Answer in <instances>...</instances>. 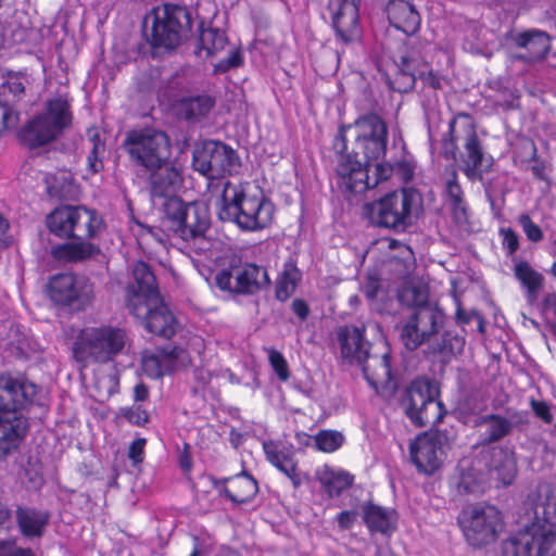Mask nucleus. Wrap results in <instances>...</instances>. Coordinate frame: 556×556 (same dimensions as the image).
Wrapping results in <instances>:
<instances>
[{"mask_svg":"<svg viewBox=\"0 0 556 556\" xmlns=\"http://www.w3.org/2000/svg\"><path fill=\"white\" fill-rule=\"evenodd\" d=\"M152 200L164 201L161 230L167 240L193 262L194 256L212 258L214 241L207 237L210 222L206 211L197 203H185L176 197L182 185V172L168 159L163 164L144 169Z\"/></svg>","mask_w":556,"mask_h":556,"instance_id":"obj_1","label":"nucleus"},{"mask_svg":"<svg viewBox=\"0 0 556 556\" xmlns=\"http://www.w3.org/2000/svg\"><path fill=\"white\" fill-rule=\"evenodd\" d=\"M47 226L51 233L61 239L76 240L52 248L51 254L59 262H81L100 252L91 240L103 232L105 224L96 210L85 205H61L48 215Z\"/></svg>","mask_w":556,"mask_h":556,"instance_id":"obj_2","label":"nucleus"},{"mask_svg":"<svg viewBox=\"0 0 556 556\" xmlns=\"http://www.w3.org/2000/svg\"><path fill=\"white\" fill-rule=\"evenodd\" d=\"M223 222L235 223L241 230L257 231L270 225L275 207L262 190L249 182H224L215 198H210Z\"/></svg>","mask_w":556,"mask_h":556,"instance_id":"obj_3","label":"nucleus"},{"mask_svg":"<svg viewBox=\"0 0 556 556\" xmlns=\"http://www.w3.org/2000/svg\"><path fill=\"white\" fill-rule=\"evenodd\" d=\"M135 281L127 288L126 303L129 312L151 333L169 339L178 323L160 296L155 277L143 262L134 265Z\"/></svg>","mask_w":556,"mask_h":556,"instance_id":"obj_4","label":"nucleus"},{"mask_svg":"<svg viewBox=\"0 0 556 556\" xmlns=\"http://www.w3.org/2000/svg\"><path fill=\"white\" fill-rule=\"evenodd\" d=\"M416 163L412 155L403 156L393 164L390 162H377L372 165V175L368 174V167L361 160L353 159L350 154L339 157L336 166L337 185L342 191L361 193L375 188L380 182L395 175L401 181H409L415 173Z\"/></svg>","mask_w":556,"mask_h":556,"instance_id":"obj_5","label":"nucleus"},{"mask_svg":"<svg viewBox=\"0 0 556 556\" xmlns=\"http://www.w3.org/2000/svg\"><path fill=\"white\" fill-rule=\"evenodd\" d=\"M129 331L117 325H99L83 328L73 344V356L84 367L89 364H108L131 348Z\"/></svg>","mask_w":556,"mask_h":556,"instance_id":"obj_6","label":"nucleus"},{"mask_svg":"<svg viewBox=\"0 0 556 556\" xmlns=\"http://www.w3.org/2000/svg\"><path fill=\"white\" fill-rule=\"evenodd\" d=\"M351 134L353 137V153H349L353 159L358 160L362 154L365 162L361 161L371 169L370 162L378 160L386 154L388 144V127L386 122L375 113H368L359 116L352 125L340 128L337 140L341 141L342 149H346L345 138ZM345 153H340L338 159ZM339 160L337 161V163Z\"/></svg>","mask_w":556,"mask_h":556,"instance_id":"obj_7","label":"nucleus"},{"mask_svg":"<svg viewBox=\"0 0 556 556\" xmlns=\"http://www.w3.org/2000/svg\"><path fill=\"white\" fill-rule=\"evenodd\" d=\"M71 104L65 96L46 102L45 110L34 116L20 131V139L29 148L55 140L72 124Z\"/></svg>","mask_w":556,"mask_h":556,"instance_id":"obj_8","label":"nucleus"},{"mask_svg":"<svg viewBox=\"0 0 556 556\" xmlns=\"http://www.w3.org/2000/svg\"><path fill=\"white\" fill-rule=\"evenodd\" d=\"M123 146L131 162L143 169L163 164L172 154L167 134L151 126L129 130Z\"/></svg>","mask_w":556,"mask_h":556,"instance_id":"obj_9","label":"nucleus"},{"mask_svg":"<svg viewBox=\"0 0 556 556\" xmlns=\"http://www.w3.org/2000/svg\"><path fill=\"white\" fill-rule=\"evenodd\" d=\"M239 159L233 149L225 143L208 140L197 146L193 151L192 166L194 170L208 179V189L211 198L214 192L218 194L225 181L217 180L225 175H230L239 167Z\"/></svg>","mask_w":556,"mask_h":556,"instance_id":"obj_10","label":"nucleus"},{"mask_svg":"<svg viewBox=\"0 0 556 556\" xmlns=\"http://www.w3.org/2000/svg\"><path fill=\"white\" fill-rule=\"evenodd\" d=\"M187 12L175 4L165 3L152 9L144 17L146 34L154 48L172 50L181 40Z\"/></svg>","mask_w":556,"mask_h":556,"instance_id":"obj_11","label":"nucleus"},{"mask_svg":"<svg viewBox=\"0 0 556 556\" xmlns=\"http://www.w3.org/2000/svg\"><path fill=\"white\" fill-rule=\"evenodd\" d=\"M419 195L414 189L403 188L371 204L372 220L381 227L405 230L413 222V213L419 205Z\"/></svg>","mask_w":556,"mask_h":556,"instance_id":"obj_12","label":"nucleus"},{"mask_svg":"<svg viewBox=\"0 0 556 556\" xmlns=\"http://www.w3.org/2000/svg\"><path fill=\"white\" fill-rule=\"evenodd\" d=\"M458 525L467 542L475 547L495 542L504 528L501 511L494 506L482 504L463 509Z\"/></svg>","mask_w":556,"mask_h":556,"instance_id":"obj_13","label":"nucleus"},{"mask_svg":"<svg viewBox=\"0 0 556 556\" xmlns=\"http://www.w3.org/2000/svg\"><path fill=\"white\" fill-rule=\"evenodd\" d=\"M451 141L454 144L462 143V169L470 180L482 179L483 151L477 136L476 127L468 115H459L450 124Z\"/></svg>","mask_w":556,"mask_h":556,"instance_id":"obj_14","label":"nucleus"},{"mask_svg":"<svg viewBox=\"0 0 556 556\" xmlns=\"http://www.w3.org/2000/svg\"><path fill=\"white\" fill-rule=\"evenodd\" d=\"M402 404L405 413L417 427L434 426L444 416L443 404L434 396L427 381H414L407 388Z\"/></svg>","mask_w":556,"mask_h":556,"instance_id":"obj_15","label":"nucleus"},{"mask_svg":"<svg viewBox=\"0 0 556 556\" xmlns=\"http://www.w3.org/2000/svg\"><path fill=\"white\" fill-rule=\"evenodd\" d=\"M444 314L438 307L422 305L416 307L401 330V339L406 349L414 351L429 341L443 326Z\"/></svg>","mask_w":556,"mask_h":556,"instance_id":"obj_16","label":"nucleus"},{"mask_svg":"<svg viewBox=\"0 0 556 556\" xmlns=\"http://www.w3.org/2000/svg\"><path fill=\"white\" fill-rule=\"evenodd\" d=\"M555 536L549 528H541V522H532L504 542L506 556H544L548 553Z\"/></svg>","mask_w":556,"mask_h":556,"instance_id":"obj_17","label":"nucleus"},{"mask_svg":"<svg viewBox=\"0 0 556 556\" xmlns=\"http://www.w3.org/2000/svg\"><path fill=\"white\" fill-rule=\"evenodd\" d=\"M48 292L51 300L58 304H76L77 308H81L90 302L92 287L86 279L73 274H59L51 278Z\"/></svg>","mask_w":556,"mask_h":556,"instance_id":"obj_18","label":"nucleus"},{"mask_svg":"<svg viewBox=\"0 0 556 556\" xmlns=\"http://www.w3.org/2000/svg\"><path fill=\"white\" fill-rule=\"evenodd\" d=\"M362 0H329L327 11L337 36L344 42L359 37V4Z\"/></svg>","mask_w":556,"mask_h":556,"instance_id":"obj_19","label":"nucleus"},{"mask_svg":"<svg viewBox=\"0 0 556 556\" xmlns=\"http://www.w3.org/2000/svg\"><path fill=\"white\" fill-rule=\"evenodd\" d=\"M37 386L23 377L0 376V409L16 413L34 403Z\"/></svg>","mask_w":556,"mask_h":556,"instance_id":"obj_20","label":"nucleus"},{"mask_svg":"<svg viewBox=\"0 0 556 556\" xmlns=\"http://www.w3.org/2000/svg\"><path fill=\"white\" fill-rule=\"evenodd\" d=\"M189 363L188 352L179 346L156 352L146 351L141 358L142 370L148 377L154 379L185 368Z\"/></svg>","mask_w":556,"mask_h":556,"instance_id":"obj_21","label":"nucleus"},{"mask_svg":"<svg viewBox=\"0 0 556 556\" xmlns=\"http://www.w3.org/2000/svg\"><path fill=\"white\" fill-rule=\"evenodd\" d=\"M410 456L419 471L434 472L442 463L443 437L438 433H424L410 444Z\"/></svg>","mask_w":556,"mask_h":556,"instance_id":"obj_22","label":"nucleus"},{"mask_svg":"<svg viewBox=\"0 0 556 556\" xmlns=\"http://www.w3.org/2000/svg\"><path fill=\"white\" fill-rule=\"evenodd\" d=\"M365 328L353 325L338 331L341 356L350 364H363L369 358L370 344L364 338Z\"/></svg>","mask_w":556,"mask_h":556,"instance_id":"obj_23","label":"nucleus"},{"mask_svg":"<svg viewBox=\"0 0 556 556\" xmlns=\"http://www.w3.org/2000/svg\"><path fill=\"white\" fill-rule=\"evenodd\" d=\"M26 430V418L21 413L0 409V458L17 448Z\"/></svg>","mask_w":556,"mask_h":556,"instance_id":"obj_24","label":"nucleus"},{"mask_svg":"<svg viewBox=\"0 0 556 556\" xmlns=\"http://www.w3.org/2000/svg\"><path fill=\"white\" fill-rule=\"evenodd\" d=\"M263 450L266 459L286 475L294 488H299L302 484V475L298 470V462L292 446H287L280 442L265 441Z\"/></svg>","mask_w":556,"mask_h":556,"instance_id":"obj_25","label":"nucleus"},{"mask_svg":"<svg viewBox=\"0 0 556 556\" xmlns=\"http://www.w3.org/2000/svg\"><path fill=\"white\" fill-rule=\"evenodd\" d=\"M387 14L391 25L406 35H414L419 29L420 15L407 0H391Z\"/></svg>","mask_w":556,"mask_h":556,"instance_id":"obj_26","label":"nucleus"},{"mask_svg":"<svg viewBox=\"0 0 556 556\" xmlns=\"http://www.w3.org/2000/svg\"><path fill=\"white\" fill-rule=\"evenodd\" d=\"M491 478L503 485L513 483L517 475L515 454L508 448L493 447L489 464Z\"/></svg>","mask_w":556,"mask_h":556,"instance_id":"obj_27","label":"nucleus"},{"mask_svg":"<svg viewBox=\"0 0 556 556\" xmlns=\"http://www.w3.org/2000/svg\"><path fill=\"white\" fill-rule=\"evenodd\" d=\"M516 43L518 47L526 49L525 54H520L519 58L530 62L539 61L543 59L549 51V37L542 30H528L517 35Z\"/></svg>","mask_w":556,"mask_h":556,"instance_id":"obj_28","label":"nucleus"},{"mask_svg":"<svg viewBox=\"0 0 556 556\" xmlns=\"http://www.w3.org/2000/svg\"><path fill=\"white\" fill-rule=\"evenodd\" d=\"M514 274L521 287L525 289L527 302L530 305H534L538 302L539 294L543 288V275L535 270L526 261L515 263Z\"/></svg>","mask_w":556,"mask_h":556,"instance_id":"obj_29","label":"nucleus"},{"mask_svg":"<svg viewBox=\"0 0 556 556\" xmlns=\"http://www.w3.org/2000/svg\"><path fill=\"white\" fill-rule=\"evenodd\" d=\"M361 365L365 379L376 392H379V388L391 380L392 375L389 354L369 356V358Z\"/></svg>","mask_w":556,"mask_h":556,"instance_id":"obj_30","label":"nucleus"},{"mask_svg":"<svg viewBox=\"0 0 556 556\" xmlns=\"http://www.w3.org/2000/svg\"><path fill=\"white\" fill-rule=\"evenodd\" d=\"M316 478L330 497L339 496L354 481V477L348 471L334 469L327 465L316 471Z\"/></svg>","mask_w":556,"mask_h":556,"instance_id":"obj_31","label":"nucleus"},{"mask_svg":"<svg viewBox=\"0 0 556 556\" xmlns=\"http://www.w3.org/2000/svg\"><path fill=\"white\" fill-rule=\"evenodd\" d=\"M237 293L251 294L269 283L267 270L255 264H245L236 270Z\"/></svg>","mask_w":556,"mask_h":556,"instance_id":"obj_32","label":"nucleus"},{"mask_svg":"<svg viewBox=\"0 0 556 556\" xmlns=\"http://www.w3.org/2000/svg\"><path fill=\"white\" fill-rule=\"evenodd\" d=\"M364 519L370 531L390 534L396 528L397 516L394 509L368 505L364 511Z\"/></svg>","mask_w":556,"mask_h":556,"instance_id":"obj_33","label":"nucleus"},{"mask_svg":"<svg viewBox=\"0 0 556 556\" xmlns=\"http://www.w3.org/2000/svg\"><path fill=\"white\" fill-rule=\"evenodd\" d=\"M225 486V495L233 503L243 504L250 502L258 492V485L254 478L249 475H238L229 480Z\"/></svg>","mask_w":556,"mask_h":556,"instance_id":"obj_34","label":"nucleus"},{"mask_svg":"<svg viewBox=\"0 0 556 556\" xmlns=\"http://www.w3.org/2000/svg\"><path fill=\"white\" fill-rule=\"evenodd\" d=\"M535 520L541 522V528H549L556 538V488L541 490V501L536 504Z\"/></svg>","mask_w":556,"mask_h":556,"instance_id":"obj_35","label":"nucleus"},{"mask_svg":"<svg viewBox=\"0 0 556 556\" xmlns=\"http://www.w3.org/2000/svg\"><path fill=\"white\" fill-rule=\"evenodd\" d=\"M18 527L26 536L41 535L49 515L46 511L35 510L30 508H18L16 511Z\"/></svg>","mask_w":556,"mask_h":556,"instance_id":"obj_36","label":"nucleus"},{"mask_svg":"<svg viewBox=\"0 0 556 556\" xmlns=\"http://www.w3.org/2000/svg\"><path fill=\"white\" fill-rule=\"evenodd\" d=\"M482 422L485 429L481 434V441L484 444L502 440L511 432L514 427L510 419L495 414L483 417Z\"/></svg>","mask_w":556,"mask_h":556,"instance_id":"obj_37","label":"nucleus"},{"mask_svg":"<svg viewBox=\"0 0 556 556\" xmlns=\"http://www.w3.org/2000/svg\"><path fill=\"white\" fill-rule=\"evenodd\" d=\"M301 271L294 262H287L276 282V298L283 302L288 300L296 289L301 280Z\"/></svg>","mask_w":556,"mask_h":556,"instance_id":"obj_38","label":"nucleus"},{"mask_svg":"<svg viewBox=\"0 0 556 556\" xmlns=\"http://www.w3.org/2000/svg\"><path fill=\"white\" fill-rule=\"evenodd\" d=\"M214 106V99L202 94L182 99L180 102V112L187 119L204 117Z\"/></svg>","mask_w":556,"mask_h":556,"instance_id":"obj_39","label":"nucleus"},{"mask_svg":"<svg viewBox=\"0 0 556 556\" xmlns=\"http://www.w3.org/2000/svg\"><path fill=\"white\" fill-rule=\"evenodd\" d=\"M445 191L456 219L465 218L466 216V202L464 200V192L457 180V174L452 172L451 176L446 179Z\"/></svg>","mask_w":556,"mask_h":556,"instance_id":"obj_40","label":"nucleus"},{"mask_svg":"<svg viewBox=\"0 0 556 556\" xmlns=\"http://www.w3.org/2000/svg\"><path fill=\"white\" fill-rule=\"evenodd\" d=\"M200 47L211 56L222 51L227 45L226 34L217 28L208 27L202 29L200 35Z\"/></svg>","mask_w":556,"mask_h":556,"instance_id":"obj_41","label":"nucleus"},{"mask_svg":"<svg viewBox=\"0 0 556 556\" xmlns=\"http://www.w3.org/2000/svg\"><path fill=\"white\" fill-rule=\"evenodd\" d=\"M88 140L91 144L87 163L92 174L99 173L103 168L102 155L105 152V143L101 140L97 129L88 130Z\"/></svg>","mask_w":556,"mask_h":556,"instance_id":"obj_42","label":"nucleus"},{"mask_svg":"<svg viewBox=\"0 0 556 556\" xmlns=\"http://www.w3.org/2000/svg\"><path fill=\"white\" fill-rule=\"evenodd\" d=\"M313 442L318 451L333 453L342 446L344 437L336 430H321L313 437Z\"/></svg>","mask_w":556,"mask_h":556,"instance_id":"obj_43","label":"nucleus"},{"mask_svg":"<svg viewBox=\"0 0 556 556\" xmlns=\"http://www.w3.org/2000/svg\"><path fill=\"white\" fill-rule=\"evenodd\" d=\"M266 352L268 354L269 364L277 377L281 381H287L290 378V371L285 356L279 351L271 348L266 349Z\"/></svg>","mask_w":556,"mask_h":556,"instance_id":"obj_44","label":"nucleus"},{"mask_svg":"<svg viewBox=\"0 0 556 556\" xmlns=\"http://www.w3.org/2000/svg\"><path fill=\"white\" fill-rule=\"evenodd\" d=\"M396 79L400 83L396 89L401 92H407L413 89L415 85V74L408 70L407 60L405 58L402 59V65L397 68Z\"/></svg>","mask_w":556,"mask_h":556,"instance_id":"obj_45","label":"nucleus"},{"mask_svg":"<svg viewBox=\"0 0 556 556\" xmlns=\"http://www.w3.org/2000/svg\"><path fill=\"white\" fill-rule=\"evenodd\" d=\"M518 223L521 226L525 235L531 242H539L543 239L542 229L533 223L528 214H521L518 217Z\"/></svg>","mask_w":556,"mask_h":556,"instance_id":"obj_46","label":"nucleus"},{"mask_svg":"<svg viewBox=\"0 0 556 556\" xmlns=\"http://www.w3.org/2000/svg\"><path fill=\"white\" fill-rule=\"evenodd\" d=\"M502 238L503 249L508 255H513L519 248V237L515 230L509 227H502L498 230Z\"/></svg>","mask_w":556,"mask_h":556,"instance_id":"obj_47","label":"nucleus"},{"mask_svg":"<svg viewBox=\"0 0 556 556\" xmlns=\"http://www.w3.org/2000/svg\"><path fill=\"white\" fill-rule=\"evenodd\" d=\"M17 123V113L7 103L0 101V135Z\"/></svg>","mask_w":556,"mask_h":556,"instance_id":"obj_48","label":"nucleus"},{"mask_svg":"<svg viewBox=\"0 0 556 556\" xmlns=\"http://www.w3.org/2000/svg\"><path fill=\"white\" fill-rule=\"evenodd\" d=\"M27 79L24 76H10L2 85V92H10L13 98L20 99L25 91V84Z\"/></svg>","mask_w":556,"mask_h":556,"instance_id":"obj_49","label":"nucleus"},{"mask_svg":"<svg viewBox=\"0 0 556 556\" xmlns=\"http://www.w3.org/2000/svg\"><path fill=\"white\" fill-rule=\"evenodd\" d=\"M122 416L136 426H142L149 419L148 413L140 405L123 408Z\"/></svg>","mask_w":556,"mask_h":556,"instance_id":"obj_50","label":"nucleus"},{"mask_svg":"<svg viewBox=\"0 0 556 556\" xmlns=\"http://www.w3.org/2000/svg\"><path fill=\"white\" fill-rule=\"evenodd\" d=\"M216 286L223 291L237 293V275L228 269H223L215 276Z\"/></svg>","mask_w":556,"mask_h":556,"instance_id":"obj_51","label":"nucleus"},{"mask_svg":"<svg viewBox=\"0 0 556 556\" xmlns=\"http://www.w3.org/2000/svg\"><path fill=\"white\" fill-rule=\"evenodd\" d=\"M464 341L462 338L452 337L450 333H445L442 337V344H440L437 351L444 355L455 354L463 348Z\"/></svg>","mask_w":556,"mask_h":556,"instance_id":"obj_52","label":"nucleus"},{"mask_svg":"<svg viewBox=\"0 0 556 556\" xmlns=\"http://www.w3.org/2000/svg\"><path fill=\"white\" fill-rule=\"evenodd\" d=\"M530 407L533 410L534 415L543 420L546 424H551L553 421V415L551 412V405L545 401H538L535 399H530Z\"/></svg>","mask_w":556,"mask_h":556,"instance_id":"obj_53","label":"nucleus"},{"mask_svg":"<svg viewBox=\"0 0 556 556\" xmlns=\"http://www.w3.org/2000/svg\"><path fill=\"white\" fill-rule=\"evenodd\" d=\"M241 63H242L241 53L238 50H233L230 52L228 58L220 60L215 65V72L225 73V72L229 71L230 68L239 66Z\"/></svg>","mask_w":556,"mask_h":556,"instance_id":"obj_54","label":"nucleus"},{"mask_svg":"<svg viewBox=\"0 0 556 556\" xmlns=\"http://www.w3.org/2000/svg\"><path fill=\"white\" fill-rule=\"evenodd\" d=\"M146 440L137 439L131 442L128 450V457L135 463H141L143 459Z\"/></svg>","mask_w":556,"mask_h":556,"instance_id":"obj_55","label":"nucleus"},{"mask_svg":"<svg viewBox=\"0 0 556 556\" xmlns=\"http://www.w3.org/2000/svg\"><path fill=\"white\" fill-rule=\"evenodd\" d=\"M292 312L299 317L300 320L304 321L309 315V307L307 303L302 299L293 300L291 304Z\"/></svg>","mask_w":556,"mask_h":556,"instance_id":"obj_56","label":"nucleus"},{"mask_svg":"<svg viewBox=\"0 0 556 556\" xmlns=\"http://www.w3.org/2000/svg\"><path fill=\"white\" fill-rule=\"evenodd\" d=\"M481 482V478H475L472 481H469L468 476L463 473L458 482V489L467 493H475L477 492L478 486L480 485Z\"/></svg>","mask_w":556,"mask_h":556,"instance_id":"obj_57","label":"nucleus"},{"mask_svg":"<svg viewBox=\"0 0 556 556\" xmlns=\"http://www.w3.org/2000/svg\"><path fill=\"white\" fill-rule=\"evenodd\" d=\"M356 514L351 510L341 511L338 517V525L341 529L345 530L352 527L355 521Z\"/></svg>","mask_w":556,"mask_h":556,"instance_id":"obj_58","label":"nucleus"},{"mask_svg":"<svg viewBox=\"0 0 556 556\" xmlns=\"http://www.w3.org/2000/svg\"><path fill=\"white\" fill-rule=\"evenodd\" d=\"M389 249L390 250L399 249L401 252V258L404 262H409L410 260H413V251L410 250V248L405 244H402L401 242H399L396 240L389 241Z\"/></svg>","mask_w":556,"mask_h":556,"instance_id":"obj_59","label":"nucleus"},{"mask_svg":"<svg viewBox=\"0 0 556 556\" xmlns=\"http://www.w3.org/2000/svg\"><path fill=\"white\" fill-rule=\"evenodd\" d=\"M542 311L556 316V293H547L542 301Z\"/></svg>","mask_w":556,"mask_h":556,"instance_id":"obj_60","label":"nucleus"},{"mask_svg":"<svg viewBox=\"0 0 556 556\" xmlns=\"http://www.w3.org/2000/svg\"><path fill=\"white\" fill-rule=\"evenodd\" d=\"M149 396V389L148 387L140 382V383H137L134 388V399L136 402H143L148 399Z\"/></svg>","mask_w":556,"mask_h":556,"instance_id":"obj_61","label":"nucleus"},{"mask_svg":"<svg viewBox=\"0 0 556 556\" xmlns=\"http://www.w3.org/2000/svg\"><path fill=\"white\" fill-rule=\"evenodd\" d=\"M377 291H378V282H377L376 280H371V281H369V282L365 286V288H364V293H365V295H366L368 299H370V300H372V299H375V298H376V295H377Z\"/></svg>","mask_w":556,"mask_h":556,"instance_id":"obj_62","label":"nucleus"},{"mask_svg":"<svg viewBox=\"0 0 556 556\" xmlns=\"http://www.w3.org/2000/svg\"><path fill=\"white\" fill-rule=\"evenodd\" d=\"M195 378L200 380L202 383H207L211 379V375L207 371L202 369L195 370Z\"/></svg>","mask_w":556,"mask_h":556,"instance_id":"obj_63","label":"nucleus"},{"mask_svg":"<svg viewBox=\"0 0 556 556\" xmlns=\"http://www.w3.org/2000/svg\"><path fill=\"white\" fill-rule=\"evenodd\" d=\"M10 517V510L7 505L0 503V525H3Z\"/></svg>","mask_w":556,"mask_h":556,"instance_id":"obj_64","label":"nucleus"}]
</instances>
